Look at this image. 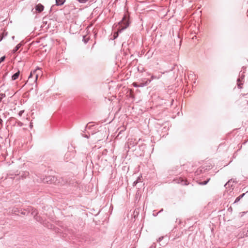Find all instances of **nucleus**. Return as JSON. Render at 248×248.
Masks as SVG:
<instances>
[{
  "mask_svg": "<svg viewBox=\"0 0 248 248\" xmlns=\"http://www.w3.org/2000/svg\"><path fill=\"white\" fill-rule=\"evenodd\" d=\"M78 2L80 3H85L89 0H77Z\"/></svg>",
  "mask_w": 248,
  "mask_h": 248,
  "instance_id": "nucleus-21",
  "label": "nucleus"
},
{
  "mask_svg": "<svg viewBox=\"0 0 248 248\" xmlns=\"http://www.w3.org/2000/svg\"><path fill=\"white\" fill-rule=\"evenodd\" d=\"M5 93H7V95H10L11 97L13 96L15 93H14V91H12V93H10L8 89L5 91Z\"/></svg>",
  "mask_w": 248,
  "mask_h": 248,
  "instance_id": "nucleus-14",
  "label": "nucleus"
},
{
  "mask_svg": "<svg viewBox=\"0 0 248 248\" xmlns=\"http://www.w3.org/2000/svg\"><path fill=\"white\" fill-rule=\"evenodd\" d=\"M21 124H21H22V123H21V122H19V124Z\"/></svg>",
  "mask_w": 248,
  "mask_h": 248,
  "instance_id": "nucleus-36",
  "label": "nucleus"
},
{
  "mask_svg": "<svg viewBox=\"0 0 248 248\" xmlns=\"http://www.w3.org/2000/svg\"><path fill=\"white\" fill-rule=\"evenodd\" d=\"M161 76V75H159L158 76H157L155 75H152L151 77V78L152 80L154 79H158L160 78Z\"/></svg>",
  "mask_w": 248,
  "mask_h": 248,
  "instance_id": "nucleus-20",
  "label": "nucleus"
},
{
  "mask_svg": "<svg viewBox=\"0 0 248 248\" xmlns=\"http://www.w3.org/2000/svg\"><path fill=\"white\" fill-rule=\"evenodd\" d=\"M121 131L119 132V133L118 135H119L120 134H121Z\"/></svg>",
  "mask_w": 248,
  "mask_h": 248,
  "instance_id": "nucleus-38",
  "label": "nucleus"
},
{
  "mask_svg": "<svg viewBox=\"0 0 248 248\" xmlns=\"http://www.w3.org/2000/svg\"><path fill=\"white\" fill-rule=\"evenodd\" d=\"M32 124V123H30V126L31 128L32 127V126H33Z\"/></svg>",
  "mask_w": 248,
  "mask_h": 248,
  "instance_id": "nucleus-34",
  "label": "nucleus"
},
{
  "mask_svg": "<svg viewBox=\"0 0 248 248\" xmlns=\"http://www.w3.org/2000/svg\"><path fill=\"white\" fill-rule=\"evenodd\" d=\"M2 122H3L2 120L0 118V124H2Z\"/></svg>",
  "mask_w": 248,
  "mask_h": 248,
  "instance_id": "nucleus-33",
  "label": "nucleus"
},
{
  "mask_svg": "<svg viewBox=\"0 0 248 248\" xmlns=\"http://www.w3.org/2000/svg\"><path fill=\"white\" fill-rule=\"evenodd\" d=\"M21 44H17L15 47V48L13 49V50H12L13 53H16L19 49V48L21 47Z\"/></svg>",
  "mask_w": 248,
  "mask_h": 248,
  "instance_id": "nucleus-9",
  "label": "nucleus"
},
{
  "mask_svg": "<svg viewBox=\"0 0 248 248\" xmlns=\"http://www.w3.org/2000/svg\"><path fill=\"white\" fill-rule=\"evenodd\" d=\"M5 97H6L5 93H0V103L2 101V99Z\"/></svg>",
  "mask_w": 248,
  "mask_h": 248,
  "instance_id": "nucleus-17",
  "label": "nucleus"
},
{
  "mask_svg": "<svg viewBox=\"0 0 248 248\" xmlns=\"http://www.w3.org/2000/svg\"><path fill=\"white\" fill-rule=\"evenodd\" d=\"M27 174H28L29 172H27L26 173H25V175H26Z\"/></svg>",
  "mask_w": 248,
  "mask_h": 248,
  "instance_id": "nucleus-37",
  "label": "nucleus"
},
{
  "mask_svg": "<svg viewBox=\"0 0 248 248\" xmlns=\"http://www.w3.org/2000/svg\"><path fill=\"white\" fill-rule=\"evenodd\" d=\"M37 213L36 212V210L35 208H33V210L31 211V215L34 216V217L35 219L37 220L36 216Z\"/></svg>",
  "mask_w": 248,
  "mask_h": 248,
  "instance_id": "nucleus-11",
  "label": "nucleus"
},
{
  "mask_svg": "<svg viewBox=\"0 0 248 248\" xmlns=\"http://www.w3.org/2000/svg\"><path fill=\"white\" fill-rule=\"evenodd\" d=\"M163 238H164V237H163V236H161V237H160L158 239V240H157V242H161V241H162V240H163Z\"/></svg>",
  "mask_w": 248,
  "mask_h": 248,
  "instance_id": "nucleus-25",
  "label": "nucleus"
},
{
  "mask_svg": "<svg viewBox=\"0 0 248 248\" xmlns=\"http://www.w3.org/2000/svg\"><path fill=\"white\" fill-rule=\"evenodd\" d=\"M27 213L28 214L29 213L31 212V210H33V207L31 206L28 207L27 209H25Z\"/></svg>",
  "mask_w": 248,
  "mask_h": 248,
  "instance_id": "nucleus-16",
  "label": "nucleus"
},
{
  "mask_svg": "<svg viewBox=\"0 0 248 248\" xmlns=\"http://www.w3.org/2000/svg\"><path fill=\"white\" fill-rule=\"evenodd\" d=\"M3 36L1 35H0V42L2 40Z\"/></svg>",
  "mask_w": 248,
  "mask_h": 248,
  "instance_id": "nucleus-32",
  "label": "nucleus"
},
{
  "mask_svg": "<svg viewBox=\"0 0 248 248\" xmlns=\"http://www.w3.org/2000/svg\"><path fill=\"white\" fill-rule=\"evenodd\" d=\"M92 126H88V124H87L86 126L85 127V129H84V131L83 132H85L86 131V128L91 129Z\"/></svg>",
  "mask_w": 248,
  "mask_h": 248,
  "instance_id": "nucleus-22",
  "label": "nucleus"
},
{
  "mask_svg": "<svg viewBox=\"0 0 248 248\" xmlns=\"http://www.w3.org/2000/svg\"><path fill=\"white\" fill-rule=\"evenodd\" d=\"M5 56H4L1 57L0 58V63L1 62H3V61L5 60Z\"/></svg>",
  "mask_w": 248,
  "mask_h": 248,
  "instance_id": "nucleus-23",
  "label": "nucleus"
},
{
  "mask_svg": "<svg viewBox=\"0 0 248 248\" xmlns=\"http://www.w3.org/2000/svg\"><path fill=\"white\" fill-rule=\"evenodd\" d=\"M90 40L89 37H86L85 35H83L82 37V41L84 42L85 44H87L89 40Z\"/></svg>",
  "mask_w": 248,
  "mask_h": 248,
  "instance_id": "nucleus-12",
  "label": "nucleus"
},
{
  "mask_svg": "<svg viewBox=\"0 0 248 248\" xmlns=\"http://www.w3.org/2000/svg\"><path fill=\"white\" fill-rule=\"evenodd\" d=\"M148 84V81H147L145 83H140L139 84V87H143L144 86L147 85Z\"/></svg>",
  "mask_w": 248,
  "mask_h": 248,
  "instance_id": "nucleus-19",
  "label": "nucleus"
},
{
  "mask_svg": "<svg viewBox=\"0 0 248 248\" xmlns=\"http://www.w3.org/2000/svg\"><path fill=\"white\" fill-rule=\"evenodd\" d=\"M23 112H24V111H23V110H21V111H20L19 112V113H18V115H19V116H22V114L23 113Z\"/></svg>",
  "mask_w": 248,
  "mask_h": 248,
  "instance_id": "nucleus-27",
  "label": "nucleus"
},
{
  "mask_svg": "<svg viewBox=\"0 0 248 248\" xmlns=\"http://www.w3.org/2000/svg\"><path fill=\"white\" fill-rule=\"evenodd\" d=\"M210 179L209 178L206 181H202V182H199V184L200 185H206L208 182L209 181H210Z\"/></svg>",
  "mask_w": 248,
  "mask_h": 248,
  "instance_id": "nucleus-15",
  "label": "nucleus"
},
{
  "mask_svg": "<svg viewBox=\"0 0 248 248\" xmlns=\"http://www.w3.org/2000/svg\"><path fill=\"white\" fill-rule=\"evenodd\" d=\"M20 212L19 210L18 209V208H16V207H14L13 208L12 210H11V213L12 214H16V215L17 214V213H19Z\"/></svg>",
  "mask_w": 248,
  "mask_h": 248,
  "instance_id": "nucleus-10",
  "label": "nucleus"
},
{
  "mask_svg": "<svg viewBox=\"0 0 248 248\" xmlns=\"http://www.w3.org/2000/svg\"><path fill=\"white\" fill-rule=\"evenodd\" d=\"M20 213L23 215H27L28 214L26 212L25 209H22L20 210Z\"/></svg>",
  "mask_w": 248,
  "mask_h": 248,
  "instance_id": "nucleus-18",
  "label": "nucleus"
},
{
  "mask_svg": "<svg viewBox=\"0 0 248 248\" xmlns=\"http://www.w3.org/2000/svg\"><path fill=\"white\" fill-rule=\"evenodd\" d=\"M137 180H138V183L141 182V179L140 177H138V178L137 179Z\"/></svg>",
  "mask_w": 248,
  "mask_h": 248,
  "instance_id": "nucleus-30",
  "label": "nucleus"
},
{
  "mask_svg": "<svg viewBox=\"0 0 248 248\" xmlns=\"http://www.w3.org/2000/svg\"><path fill=\"white\" fill-rule=\"evenodd\" d=\"M245 75H244V72L241 73V71L239 73V78L237 79V86L238 88L241 89L242 88V85H243V83H242L243 79H244Z\"/></svg>",
  "mask_w": 248,
  "mask_h": 248,
  "instance_id": "nucleus-4",
  "label": "nucleus"
},
{
  "mask_svg": "<svg viewBox=\"0 0 248 248\" xmlns=\"http://www.w3.org/2000/svg\"><path fill=\"white\" fill-rule=\"evenodd\" d=\"M19 73H20L19 71H18L17 72H16V73H15V74H14L12 76V79L13 80H15L16 79L19 77Z\"/></svg>",
  "mask_w": 248,
  "mask_h": 248,
  "instance_id": "nucleus-7",
  "label": "nucleus"
},
{
  "mask_svg": "<svg viewBox=\"0 0 248 248\" xmlns=\"http://www.w3.org/2000/svg\"><path fill=\"white\" fill-rule=\"evenodd\" d=\"M245 195V193H243V194H241L240 196H239L238 197H237L236 198L233 203L238 202L241 200V199H242L244 196Z\"/></svg>",
  "mask_w": 248,
  "mask_h": 248,
  "instance_id": "nucleus-8",
  "label": "nucleus"
},
{
  "mask_svg": "<svg viewBox=\"0 0 248 248\" xmlns=\"http://www.w3.org/2000/svg\"><path fill=\"white\" fill-rule=\"evenodd\" d=\"M4 85L3 84L2 85H1L0 87V89L1 90H3V88L4 87Z\"/></svg>",
  "mask_w": 248,
  "mask_h": 248,
  "instance_id": "nucleus-29",
  "label": "nucleus"
},
{
  "mask_svg": "<svg viewBox=\"0 0 248 248\" xmlns=\"http://www.w3.org/2000/svg\"><path fill=\"white\" fill-rule=\"evenodd\" d=\"M178 183H181L183 185H187V181L186 180H184L182 179H180L177 182Z\"/></svg>",
  "mask_w": 248,
  "mask_h": 248,
  "instance_id": "nucleus-13",
  "label": "nucleus"
},
{
  "mask_svg": "<svg viewBox=\"0 0 248 248\" xmlns=\"http://www.w3.org/2000/svg\"><path fill=\"white\" fill-rule=\"evenodd\" d=\"M35 10L38 13L42 12L44 9V6L41 3H39L35 6Z\"/></svg>",
  "mask_w": 248,
  "mask_h": 248,
  "instance_id": "nucleus-5",
  "label": "nucleus"
},
{
  "mask_svg": "<svg viewBox=\"0 0 248 248\" xmlns=\"http://www.w3.org/2000/svg\"><path fill=\"white\" fill-rule=\"evenodd\" d=\"M133 86L135 87H139V84H138L136 82H134L132 84Z\"/></svg>",
  "mask_w": 248,
  "mask_h": 248,
  "instance_id": "nucleus-24",
  "label": "nucleus"
},
{
  "mask_svg": "<svg viewBox=\"0 0 248 248\" xmlns=\"http://www.w3.org/2000/svg\"><path fill=\"white\" fill-rule=\"evenodd\" d=\"M129 16L127 15H124L122 20L119 23L120 26L117 31L114 33L113 39L117 38L118 36L119 33L122 32L124 30L126 29L129 26Z\"/></svg>",
  "mask_w": 248,
  "mask_h": 248,
  "instance_id": "nucleus-1",
  "label": "nucleus"
},
{
  "mask_svg": "<svg viewBox=\"0 0 248 248\" xmlns=\"http://www.w3.org/2000/svg\"><path fill=\"white\" fill-rule=\"evenodd\" d=\"M21 124H21H22V123H21V122H19V124Z\"/></svg>",
  "mask_w": 248,
  "mask_h": 248,
  "instance_id": "nucleus-35",
  "label": "nucleus"
},
{
  "mask_svg": "<svg viewBox=\"0 0 248 248\" xmlns=\"http://www.w3.org/2000/svg\"><path fill=\"white\" fill-rule=\"evenodd\" d=\"M44 183H47L49 184H56L57 178L54 176H47L44 178L42 180Z\"/></svg>",
  "mask_w": 248,
  "mask_h": 248,
  "instance_id": "nucleus-3",
  "label": "nucleus"
},
{
  "mask_svg": "<svg viewBox=\"0 0 248 248\" xmlns=\"http://www.w3.org/2000/svg\"><path fill=\"white\" fill-rule=\"evenodd\" d=\"M138 183V180H136L134 182L133 184V186H136V185Z\"/></svg>",
  "mask_w": 248,
  "mask_h": 248,
  "instance_id": "nucleus-28",
  "label": "nucleus"
},
{
  "mask_svg": "<svg viewBox=\"0 0 248 248\" xmlns=\"http://www.w3.org/2000/svg\"><path fill=\"white\" fill-rule=\"evenodd\" d=\"M155 248V246L154 245H152V246H151L149 248Z\"/></svg>",
  "mask_w": 248,
  "mask_h": 248,
  "instance_id": "nucleus-31",
  "label": "nucleus"
},
{
  "mask_svg": "<svg viewBox=\"0 0 248 248\" xmlns=\"http://www.w3.org/2000/svg\"><path fill=\"white\" fill-rule=\"evenodd\" d=\"M65 2V0H56V5L57 6H62Z\"/></svg>",
  "mask_w": 248,
  "mask_h": 248,
  "instance_id": "nucleus-6",
  "label": "nucleus"
},
{
  "mask_svg": "<svg viewBox=\"0 0 248 248\" xmlns=\"http://www.w3.org/2000/svg\"><path fill=\"white\" fill-rule=\"evenodd\" d=\"M37 70H34L33 72H31L30 76H29L28 79L27 81L26 84H32V78L33 77H34L35 79L33 80V83H35V86H36V82L37 78L38 77V74H36V71Z\"/></svg>",
  "mask_w": 248,
  "mask_h": 248,
  "instance_id": "nucleus-2",
  "label": "nucleus"
},
{
  "mask_svg": "<svg viewBox=\"0 0 248 248\" xmlns=\"http://www.w3.org/2000/svg\"><path fill=\"white\" fill-rule=\"evenodd\" d=\"M82 136L87 139H89V136H88V135H86V134H82Z\"/></svg>",
  "mask_w": 248,
  "mask_h": 248,
  "instance_id": "nucleus-26",
  "label": "nucleus"
}]
</instances>
